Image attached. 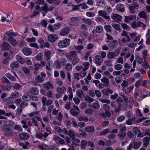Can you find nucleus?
Instances as JSON below:
<instances>
[{
	"instance_id": "nucleus-1",
	"label": "nucleus",
	"mask_w": 150,
	"mask_h": 150,
	"mask_svg": "<svg viewBox=\"0 0 150 150\" xmlns=\"http://www.w3.org/2000/svg\"><path fill=\"white\" fill-rule=\"evenodd\" d=\"M13 126L11 125H8L5 126L4 129L5 134L7 135L12 136L16 134L13 129Z\"/></svg>"
},
{
	"instance_id": "nucleus-2",
	"label": "nucleus",
	"mask_w": 150,
	"mask_h": 150,
	"mask_svg": "<svg viewBox=\"0 0 150 150\" xmlns=\"http://www.w3.org/2000/svg\"><path fill=\"white\" fill-rule=\"evenodd\" d=\"M37 120H38L42 122V118L39 117L38 116H35L31 120L29 121L28 122V124L29 126H32V124L34 123L35 126L38 127V125L37 124Z\"/></svg>"
},
{
	"instance_id": "nucleus-3",
	"label": "nucleus",
	"mask_w": 150,
	"mask_h": 150,
	"mask_svg": "<svg viewBox=\"0 0 150 150\" xmlns=\"http://www.w3.org/2000/svg\"><path fill=\"white\" fill-rule=\"evenodd\" d=\"M70 41V40L69 39L65 38L58 42V46L60 48L65 47L69 45Z\"/></svg>"
},
{
	"instance_id": "nucleus-4",
	"label": "nucleus",
	"mask_w": 150,
	"mask_h": 150,
	"mask_svg": "<svg viewBox=\"0 0 150 150\" xmlns=\"http://www.w3.org/2000/svg\"><path fill=\"white\" fill-rule=\"evenodd\" d=\"M129 10L132 14H134L135 10L138 9L139 5L137 3L132 4L129 7Z\"/></svg>"
},
{
	"instance_id": "nucleus-5",
	"label": "nucleus",
	"mask_w": 150,
	"mask_h": 150,
	"mask_svg": "<svg viewBox=\"0 0 150 150\" xmlns=\"http://www.w3.org/2000/svg\"><path fill=\"white\" fill-rule=\"evenodd\" d=\"M70 112L73 116H75L80 113V111L78 107L74 105L73 108L70 110Z\"/></svg>"
},
{
	"instance_id": "nucleus-6",
	"label": "nucleus",
	"mask_w": 150,
	"mask_h": 150,
	"mask_svg": "<svg viewBox=\"0 0 150 150\" xmlns=\"http://www.w3.org/2000/svg\"><path fill=\"white\" fill-rule=\"evenodd\" d=\"M82 20L86 24L91 27H92L96 24L95 22L89 18H82Z\"/></svg>"
},
{
	"instance_id": "nucleus-7",
	"label": "nucleus",
	"mask_w": 150,
	"mask_h": 150,
	"mask_svg": "<svg viewBox=\"0 0 150 150\" xmlns=\"http://www.w3.org/2000/svg\"><path fill=\"white\" fill-rule=\"evenodd\" d=\"M119 54V51L117 50L114 52H110L107 54V57L109 59H112L115 57H117Z\"/></svg>"
},
{
	"instance_id": "nucleus-8",
	"label": "nucleus",
	"mask_w": 150,
	"mask_h": 150,
	"mask_svg": "<svg viewBox=\"0 0 150 150\" xmlns=\"http://www.w3.org/2000/svg\"><path fill=\"white\" fill-rule=\"evenodd\" d=\"M141 144L142 143L140 142H135L134 140H133L130 144L129 145H131V148H132L134 149L137 150L140 148Z\"/></svg>"
},
{
	"instance_id": "nucleus-9",
	"label": "nucleus",
	"mask_w": 150,
	"mask_h": 150,
	"mask_svg": "<svg viewBox=\"0 0 150 150\" xmlns=\"http://www.w3.org/2000/svg\"><path fill=\"white\" fill-rule=\"evenodd\" d=\"M58 38V36L55 34H50L48 36V40L52 42H54Z\"/></svg>"
},
{
	"instance_id": "nucleus-10",
	"label": "nucleus",
	"mask_w": 150,
	"mask_h": 150,
	"mask_svg": "<svg viewBox=\"0 0 150 150\" xmlns=\"http://www.w3.org/2000/svg\"><path fill=\"white\" fill-rule=\"evenodd\" d=\"M77 56V54L75 51H72L70 52L66 56V57L68 60L71 61L74 58Z\"/></svg>"
},
{
	"instance_id": "nucleus-11",
	"label": "nucleus",
	"mask_w": 150,
	"mask_h": 150,
	"mask_svg": "<svg viewBox=\"0 0 150 150\" xmlns=\"http://www.w3.org/2000/svg\"><path fill=\"white\" fill-rule=\"evenodd\" d=\"M111 17L112 19L114 20L115 22H118L120 21L122 17L120 15L117 14L112 13Z\"/></svg>"
},
{
	"instance_id": "nucleus-12",
	"label": "nucleus",
	"mask_w": 150,
	"mask_h": 150,
	"mask_svg": "<svg viewBox=\"0 0 150 150\" xmlns=\"http://www.w3.org/2000/svg\"><path fill=\"white\" fill-rule=\"evenodd\" d=\"M22 52L26 56H29L30 55L32 54V51L30 48L28 47H25L24 48Z\"/></svg>"
},
{
	"instance_id": "nucleus-13",
	"label": "nucleus",
	"mask_w": 150,
	"mask_h": 150,
	"mask_svg": "<svg viewBox=\"0 0 150 150\" xmlns=\"http://www.w3.org/2000/svg\"><path fill=\"white\" fill-rule=\"evenodd\" d=\"M98 13L100 16L103 17L106 19H108L110 18V17L107 15L106 12L105 11H98Z\"/></svg>"
},
{
	"instance_id": "nucleus-14",
	"label": "nucleus",
	"mask_w": 150,
	"mask_h": 150,
	"mask_svg": "<svg viewBox=\"0 0 150 150\" xmlns=\"http://www.w3.org/2000/svg\"><path fill=\"white\" fill-rule=\"evenodd\" d=\"M11 46L8 43L4 42L2 46V50H8L11 49Z\"/></svg>"
},
{
	"instance_id": "nucleus-15",
	"label": "nucleus",
	"mask_w": 150,
	"mask_h": 150,
	"mask_svg": "<svg viewBox=\"0 0 150 150\" xmlns=\"http://www.w3.org/2000/svg\"><path fill=\"white\" fill-rule=\"evenodd\" d=\"M69 32V28L68 27H66L62 30L60 32V34L62 36H65L67 35Z\"/></svg>"
},
{
	"instance_id": "nucleus-16",
	"label": "nucleus",
	"mask_w": 150,
	"mask_h": 150,
	"mask_svg": "<svg viewBox=\"0 0 150 150\" xmlns=\"http://www.w3.org/2000/svg\"><path fill=\"white\" fill-rule=\"evenodd\" d=\"M136 16L135 15H130L128 16H125V17L124 21L125 23H127L130 21H132L135 19Z\"/></svg>"
},
{
	"instance_id": "nucleus-17",
	"label": "nucleus",
	"mask_w": 150,
	"mask_h": 150,
	"mask_svg": "<svg viewBox=\"0 0 150 150\" xmlns=\"http://www.w3.org/2000/svg\"><path fill=\"white\" fill-rule=\"evenodd\" d=\"M42 85L44 88L48 90L51 89H53L54 88L53 85L50 82L44 83Z\"/></svg>"
},
{
	"instance_id": "nucleus-18",
	"label": "nucleus",
	"mask_w": 150,
	"mask_h": 150,
	"mask_svg": "<svg viewBox=\"0 0 150 150\" xmlns=\"http://www.w3.org/2000/svg\"><path fill=\"white\" fill-rule=\"evenodd\" d=\"M95 63L97 66L100 65L103 60L100 55L96 56L95 57Z\"/></svg>"
},
{
	"instance_id": "nucleus-19",
	"label": "nucleus",
	"mask_w": 150,
	"mask_h": 150,
	"mask_svg": "<svg viewBox=\"0 0 150 150\" xmlns=\"http://www.w3.org/2000/svg\"><path fill=\"white\" fill-rule=\"evenodd\" d=\"M103 30V28L101 25H98L96 27L95 29H93L92 31L93 33L96 32L98 33H100Z\"/></svg>"
},
{
	"instance_id": "nucleus-20",
	"label": "nucleus",
	"mask_w": 150,
	"mask_h": 150,
	"mask_svg": "<svg viewBox=\"0 0 150 150\" xmlns=\"http://www.w3.org/2000/svg\"><path fill=\"white\" fill-rule=\"evenodd\" d=\"M19 137L21 139L25 140L28 139L30 137L29 134L26 132H23L19 135Z\"/></svg>"
},
{
	"instance_id": "nucleus-21",
	"label": "nucleus",
	"mask_w": 150,
	"mask_h": 150,
	"mask_svg": "<svg viewBox=\"0 0 150 150\" xmlns=\"http://www.w3.org/2000/svg\"><path fill=\"white\" fill-rule=\"evenodd\" d=\"M116 8L117 10L118 11L122 12L125 11V8L124 5L121 4H117L116 6Z\"/></svg>"
},
{
	"instance_id": "nucleus-22",
	"label": "nucleus",
	"mask_w": 150,
	"mask_h": 150,
	"mask_svg": "<svg viewBox=\"0 0 150 150\" xmlns=\"http://www.w3.org/2000/svg\"><path fill=\"white\" fill-rule=\"evenodd\" d=\"M8 41L10 44L13 46H15L18 44L17 41L14 38L12 37L9 38L8 39Z\"/></svg>"
},
{
	"instance_id": "nucleus-23",
	"label": "nucleus",
	"mask_w": 150,
	"mask_h": 150,
	"mask_svg": "<svg viewBox=\"0 0 150 150\" xmlns=\"http://www.w3.org/2000/svg\"><path fill=\"white\" fill-rule=\"evenodd\" d=\"M135 56L136 60L138 63L140 64L143 63V59L140 56L139 54L138 53H136L135 54Z\"/></svg>"
},
{
	"instance_id": "nucleus-24",
	"label": "nucleus",
	"mask_w": 150,
	"mask_h": 150,
	"mask_svg": "<svg viewBox=\"0 0 150 150\" xmlns=\"http://www.w3.org/2000/svg\"><path fill=\"white\" fill-rule=\"evenodd\" d=\"M146 12L145 11H142L140 12L138 15L140 18H142L144 19H146L147 16L146 14Z\"/></svg>"
},
{
	"instance_id": "nucleus-25",
	"label": "nucleus",
	"mask_w": 150,
	"mask_h": 150,
	"mask_svg": "<svg viewBox=\"0 0 150 150\" xmlns=\"http://www.w3.org/2000/svg\"><path fill=\"white\" fill-rule=\"evenodd\" d=\"M44 55L46 57V59L47 60L50 59L51 53L50 51L48 50H46L44 52Z\"/></svg>"
},
{
	"instance_id": "nucleus-26",
	"label": "nucleus",
	"mask_w": 150,
	"mask_h": 150,
	"mask_svg": "<svg viewBox=\"0 0 150 150\" xmlns=\"http://www.w3.org/2000/svg\"><path fill=\"white\" fill-rule=\"evenodd\" d=\"M150 138L149 137H146L144 138L143 142V145L145 147H146L149 144Z\"/></svg>"
},
{
	"instance_id": "nucleus-27",
	"label": "nucleus",
	"mask_w": 150,
	"mask_h": 150,
	"mask_svg": "<svg viewBox=\"0 0 150 150\" xmlns=\"http://www.w3.org/2000/svg\"><path fill=\"white\" fill-rule=\"evenodd\" d=\"M85 130L88 132H93L94 131V128L93 126H89L86 127Z\"/></svg>"
},
{
	"instance_id": "nucleus-28",
	"label": "nucleus",
	"mask_w": 150,
	"mask_h": 150,
	"mask_svg": "<svg viewBox=\"0 0 150 150\" xmlns=\"http://www.w3.org/2000/svg\"><path fill=\"white\" fill-rule=\"evenodd\" d=\"M67 135H68L71 139L76 137L75 132L71 130L68 131V133L67 134Z\"/></svg>"
},
{
	"instance_id": "nucleus-29",
	"label": "nucleus",
	"mask_w": 150,
	"mask_h": 150,
	"mask_svg": "<svg viewBox=\"0 0 150 150\" xmlns=\"http://www.w3.org/2000/svg\"><path fill=\"white\" fill-rule=\"evenodd\" d=\"M19 64L17 61H14L10 64V66L12 69H16L19 67Z\"/></svg>"
},
{
	"instance_id": "nucleus-30",
	"label": "nucleus",
	"mask_w": 150,
	"mask_h": 150,
	"mask_svg": "<svg viewBox=\"0 0 150 150\" xmlns=\"http://www.w3.org/2000/svg\"><path fill=\"white\" fill-rule=\"evenodd\" d=\"M20 95L19 93L17 91H14L11 93L10 97L11 99L18 98Z\"/></svg>"
},
{
	"instance_id": "nucleus-31",
	"label": "nucleus",
	"mask_w": 150,
	"mask_h": 150,
	"mask_svg": "<svg viewBox=\"0 0 150 150\" xmlns=\"http://www.w3.org/2000/svg\"><path fill=\"white\" fill-rule=\"evenodd\" d=\"M5 76L11 81H15L16 80V78L9 73H6Z\"/></svg>"
},
{
	"instance_id": "nucleus-32",
	"label": "nucleus",
	"mask_w": 150,
	"mask_h": 150,
	"mask_svg": "<svg viewBox=\"0 0 150 150\" xmlns=\"http://www.w3.org/2000/svg\"><path fill=\"white\" fill-rule=\"evenodd\" d=\"M30 92L34 95H37L39 93V92L38 88L36 87H33L31 89Z\"/></svg>"
},
{
	"instance_id": "nucleus-33",
	"label": "nucleus",
	"mask_w": 150,
	"mask_h": 150,
	"mask_svg": "<svg viewBox=\"0 0 150 150\" xmlns=\"http://www.w3.org/2000/svg\"><path fill=\"white\" fill-rule=\"evenodd\" d=\"M16 58L17 60L20 63L23 64L25 62L24 59L21 56L17 55L16 56Z\"/></svg>"
},
{
	"instance_id": "nucleus-34",
	"label": "nucleus",
	"mask_w": 150,
	"mask_h": 150,
	"mask_svg": "<svg viewBox=\"0 0 150 150\" xmlns=\"http://www.w3.org/2000/svg\"><path fill=\"white\" fill-rule=\"evenodd\" d=\"M101 81L106 86H108L109 83V81L108 79L106 77H103L101 79Z\"/></svg>"
},
{
	"instance_id": "nucleus-35",
	"label": "nucleus",
	"mask_w": 150,
	"mask_h": 150,
	"mask_svg": "<svg viewBox=\"0 0 150 150\" xmlns=\"http://www.w3.org/2000/svg\"><path fill=\"white\" fill-rule=\"evenodd\" d=\"M80 61V59L78 56L73 58L71 61V62L73 65H75L79 63Z\"/></svg>"
},
{
	"instance_id": "nucleus-36",
	"label": "nucleus",
	"mask_w": 150,
	"mask_h": 150,
	"mask_svg": "<svg viewBox=\"0 0 150 150\" xmlns=\"http://www.w3.org/2000/svg\"><path fill=\"white\" fill-rule=\"evenodd\" d=\"M100 115L103 116V117H109L111 115V113L109 110H106L105 111V113H101L100 114Z\"/></svg>"
},
{
	"instance_id": "nucleus-37",
	"label": "nucleus",
	"mask_w": 150,
	"mask_h": 150,
	"mask_svg": "<svg viewBox=\"0 0 150 150\" xmlns=\"http://www.w3.org/2000/svg\"><path fill=\"white\" fill-rule=\"evenodd\" d=\"M62 67V65L60 62L56 60L54 62V67L55 68H60Z\"/></svg>"
},
{
	"instance_id": "nucleus-38",
	"label": "nucleus",
	"mask_w": 150,
	"mask_h": 150,
	"mask_svg": "<svg viewBox=\"0 0 150 150\" xmlns=\"http://www.w3.org/2000/svg\"><path fill=\"white\" fill-rule=\"evenodd\" d=\"M35 79L36 82L39 83H42L44 81V79L39 76H36Z\"/></svg>"
},
{
	"instance_id": "nucleus-39",
	"label": "nucleus",
	"mask_w": 150,
	"mask_h": 150,
	"mask_svg": "<svg viewBox=\"0 0 150 150\" xmlns=\"http://www.w3.org/2000/svg\"><path fill=\"white\" fill-rule=\"evenodd\" d=\"M43 56L42 53H39L35 56V59L38 61H40L42 59Z\"/></svg>"
},
{
	"instance_id": "nucleus-40",
	"label": "nucleus",
	"mask_w": 150,
	"mask_h": 150,
	"mask_svg": "<svg viewBox=\"0 0 150 150\" xmlns=\"http://www.w3.org/2000/svg\"><path fill=\"white\" fill-rule=\"evenodd\" d=\"M71 22H70L69 23V25H74L76 22V21L78 20V18L77 17H72L70 19Z\"/></svg>"
},
{
	"instance_id": "nucleus-41",
	"label": "nucleus",
	"mask_w": 150,
	"mask_h": 150,
	"mask_svg": "<svg viewBox=\"0 0 150 150\" xmlns=\"http://www.w3.org/2000/svg\"><path fill=\"white\" fill-rule=\"evenodd\" d=\"M85 100L88 103H90L94 100L93 98L88 96H86L84 98Z\"/></svg>"
},
{
	"instance_id": "nucleus-42",
	"label": "nucleus",
	"mask_w": 150,
	"mask_h": 150,
	"mask_svg": "<svg viewBox=\"0 0 150 150\" xmlns=\"http://www.w3.org/2000/svg\"><path fill=\"white\" fill-rule=\"evenodd\" d=\"M57 90L59 93L62 94L66 91V89L64 87H59L57 88Z\"/></svg>"
},
{
	"instance_id": "nucleus-43",
	"label": "nucleus",
	"mask_w": 150,
	"mask_h": 150,
	"mask_svg": "<svg viewBox=\"0 0 150 150\" xmlns=\"http://www.w3.org/2000/svg\"><path fill=\"white\" fill-rule=\"evenodd\" d=\"M22 98L23 100L26 101H29L31 99V97L27 94L23 95Z\"/></svg>"
},
{
	"instance_id": "nucleus-44",
	"label": "nucleus",
	"mask_w": 150,
	"mask_h": 150,
	"mask_svg": "<svg viewBox=\"0 0 150 150\" xmlns=\"http://www.w3.org/2000/svg\"><path fill=\"white\" fill-rule=\"evenodd\" d=\"M72 142L76 146H79V144L80 143V140L77 138H74L72 139Z\"/></svg>"
},
{
	"instance_id": "nucleus-45",
	"label": "nucleus",
	"mask_w": 150,
	"mask_h": 150,
	"mask_svg": "<svg viewBox=\"0 0 150 150\" xmlns=\"http://www.w3.org/2000/svg\"><path fill=\"white\" fill-rule=\"evenodd\" d=\"M53 62L52 61H49L47 63L46 66V69L48 70H50L52 68V65Z\"/></svg>"
},
{
	"instance_id": "nucleus-46",
	"label": "nucleus",
	"mask_w": 150,
	"mask_h": 150,
	"mask_svg": "<svg viewBox=\"0 0 150 150\" xmlns=\"http://www.w3.org/2000/svg\"><path fill=\"white\" fill-rule=\"evenodd\" d=\"M112 27L116 30L120 31L121 28L120 25L117 23H114L112 24Z\"/></svg>"
},
{
	"instance_id": "nucleus-47",
	"label": "nucleus",
	"mask_w": 150,
	"mask_h": 150,
	"mask_svg": "<svg viewBox=\"0 0 150 150\" xmlns=\"http://www.w3.org/2000/svg\"><path fill=\"white\" fill-rule=\"evenodd\" d=\"M38 147L42 150H50L48 146L45 144L39 145Z\"/></svg>"
},
{
	"instance_id": "nucleus-48",
	"label": "nucleus",
	"mask_w": 150,
	"mask_h": 150,
	"mask_svg": "<svg viewBox=\"0 0 150 150\" xmlns=\"http://www.w3.org/2000/svg\"><path fill=\"white\" fill-rule=\"evenodd\" d=\"M87 145V143L85 140H82L81 142L80 146L82 149H86Z\"/></svg>"
},
{
	"instance_id": "nucleus-49",
	"label": "nucleus",
	"mask_w": 150,
	"mask_h": 150,
	"mask_svg": "<svg viewBox=\"0 0 150 150\" xmlns=\"http://www.w3.org/2000/svg\"><path fill=\"white\" fill-rule=\"evenodd\" d=\"M119 128H120V132H123L126 131V127L124 124L120 125Z\"/></svg>"
},
{
	"instance_id": "nucleus-50",
	"label": "nucleus",
	"mask_w": 150,
	"mask_h": 150,
	"mask_svg": "<svg viewBox=\"0 0 150 150\" xmlns=\"http://www.w3.org/2000/svg\"><path fill=\"white\" fill-rule=\"evenodd\" d=\"M122 28L124 30L129 31L130 30V28L127 24L125 23H122L121 24Z\"/></svg>"
},
{
	"instance_id": "nucleus-51",
	"label": "nucleus",
	"mask_w": 150,
	"mask_h": 150,
	"mask_svg": "<svg viewBox=\"0 0 150 150\" xmlns=\"http://www.w3.org/2000/svg\"><path fill=\"white\" fill-rule=\"evenodd\" d=\"M84 48V47L83 45H78L75 46V48L77 50L78 53H81V50Z\"/></svg>"
},
{
	"instance_id": "nucleus-52",
	"label": "nucleus",
	"mask_w": 150,
	"mask_h": 150,
	"mask_svg": "<svg viewBox=\"0 0 150 150\" xmlns=\"http://www.w3.org/2000/svg\"><path fill=\"white\" fill-rule=\"evenodd\" d=\"M34 69L35 71H38L43 67V66L40 64L36 63L34 64Z\"/></svg>"
},
{
	"instance_id": "nucleus-53",
	"label": "nucleus",
	"mask_w": 150,
	"mask_h": 150,
	"mask_svg": "<svg viewBox=\"0 0 150 150\" xmlns=\"http://www.w3.org/2000/svg\"><path fill=\"white\" fill-rule=\"evenodd\" d=\"M76 93L78 96L80 98H81L82 96L83 92L81 89H78L76 91Z\"/></svg>"
},
{
	"instance_id": "nucleus-54",
	"label": "nucleus",
	"mask_w": 150,
	"mask_h": 150,
	"mask_svg": "<svg viewBox=\"0 0 150 150\" xmlns=\"http://www.w3.org/2000/svg\"><path fill=\"white\" fill-rule=\"evenodd\" d=\"M134 86H131L130 87L127 88L125 90V92L127 94L129 93L130 92L134 89Z\"/></svg>"
},
{
	"instance_id": "nucleus-55",
	"label": "nucleus",
	"mask_w": 150,
	"mask_h": 150,
	"mask_svg": "<svg viewBox=\"0 0 150 150\" xmlns=\"http://www.w3.org/2000/svg\"><path fill=\"white\" fill-rule=\"evenodd\" d=\"M48 5L46 3L44 4V6L42 8L41 11L44 12L46 13L48 12Z\"/></svg>"
},
{
	"instance_id": "nucleus-56",
	"label": "nucleus",
	"mask_w": 150,
	"mask_h": 150,
	"mask_svg": "<svg viewBox=\"0 0 150 150\" xmlns=\"http://www.w3.org/2000/svg\"><path fill=\"white\" fill-rule=\"evenodd\" d=\"M130 40V38L129 37L127 36L126 37L122 39L121 40V42L122 43H125L128 42Z\"/></svg>"
},
{
	"instance_id": "nucleus-57",
	"label": "nucleus",
	"mask_w": 150,
	"mask_h": 150,
	"mask_svg": "<svg viewBox=\"0 0 150 150\" xmlns=\"http://www.w3.org/2000/svg\"><path fill=\"white\" fill-rule=\"evenodd\" d=\"M83 65L84 68L83 69L84 70H86L89 67L90 64L88 62H86L82 63Z\"/></svg>"
},
{
	"instance_id": "nucleus-58",
	"label": "nucleus",
	"mask_w": 150,
	"mask_h": 150,
	"mask_svg": "<svg viewBox=\"0 0 150 150\" xmlns=\"http://www.w3.org/2000/svg\"><path fill=\"white\" fill-rule=\"evenodd\" d=\"M92 107L95 109H98L100 107V105L98 103V102L97 101L96 103H93Z\"/></svg>"
},
{
	"instance_id": "nucleus-59",
	"label": "nucleus",
	"mask_w": 150,
	"mask_h": 150,
	"mask_svg": "<svg viewBox=\"0 0 150 150\" xmlns=\"http://www.w3.org/2000/svg\"><path fill=\"white\" fill-rule=\"evenodd\" d=\"M65 68L67 71H69L72 69V65L71 64L68 63L66 65Z\"/></svg>"
},
{
	"instance_id": "nucleus-60",
	"label": "nucleus",
	"mask_w": 150,
	"mask_h": 150,
	"mask_svg": "<svg viewBox=\"0 0 150 150\" xmlns=\"http://www.w3.org/2000/svg\"><path fill=\"white\" fill-rule=\"evenodd\" d=\"M123 66L121 64H117L115 65L114 68L116 70H120L122 69Z\"/></svg>"
},
{
	"instance_id": "nucleus-61",
	"label": "nucleus",
	"mask_w": 150,
	"mask_h": 150,
	"mask_svg": "<svg viewBox=\"0 0 150 150\" xmlns=\"http://www.w3.org/2000/svg\"><path fill=\"white\" fill-rule=\"evenodd\" d=\"M29 45L31 47H34L37 49H38L39 48V46L38 44L34 42L30 43Z\"/></svg>"
},
{
	"instance_id": "nucleus-62",
	"label": "nucleus",
	"mask_w": 150,
	"mask_h": 150,
	"mask_svg": "<svg viewBox=\"0 0 150 150\" xmlns=\"http://www.w3.org/2000/svg\"><path fill=\"white\" fill-rule=\"evenodd\" d=\"M104 29L107 32L110 33L111 31V26L109 25H105L104 26Z\"/></svg>"
},
{
	"instance_id": "nucleus-63",
	"label": "nucleus",
	"mask_w": 150,
	"mask_h": 150,
	"mask_svg": "<svg viewBox=\"0 0 150 150\" xmlns=\"http://www.w3.org/2000/svg\"><path fill=\"white\" fill-rule=\"evenodd\" d=\"M104 64L105 65L108 67H110L112 65L111 61L108 60L105 61L104 62Z\"/></svg>"
},
{
	"instance_id": "nucleus-64",
	"label": "nucleus",
	"mask_w": 150,
	"mask_h": 150,
	"mask_svg": "<svg viewBox=\"0 0 150 150\" xmlns=\"http://www.w3.org/2000/svg\"><path fill=\"white\" fill-rule=\"evenodd\" d=\"M86 71V70L83 69L80 72V74L82 78L86 76L87 74Z\"/></svg>"
}]
</instances>
